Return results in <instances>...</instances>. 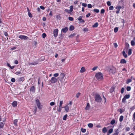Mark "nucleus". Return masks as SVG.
<instances>
[{
  "mask_svg": "<svg viewBox=\"0 0 135 135\" xmlns=\"http://www.w3.org/2000/svg\"><path fill=\"white\" fill-rule=\"evenodd\" d=\"M108 71L110 73L113 74L116 71V68L114 67H109L108 68Z\"/></svg>",
  "mask_w": 135,
  "mask_h": 135,
  "instance_id": "obj_1",
  "label": "nucleus"
},
{
  "mask_svg": "<svg viewBox=\"0 0 135 135\" xmlns=\"http://www.w3.org/2000/svg\"><path fill=\"white\" fill-rule=\"evenodd\" d=\"M95 100L97 102H100L102 100V99L100 95L99 94H96L95 96Z\"/></svg>",
  "mask_w": 135,
  "mask_h": 135,
  "instance_id": "obj_2",
  "label": "nucleus"
},
{
  "mask_svg": "<svg viewBox=\"0 0 135 135\" xmlns=\"http://www.w3.org/2000/svg\"><path fill=\"white\" fill-rule=\"evenodd\" d=\"M95 76L98 79L102 80L103 79V76L100 72L96 74Z\"/></svg>",
  "mask_w": 135,
  "mask_h": 135,
  "instance_id": "obj_3",
  "label": "nucleus"
},
{
  "mask_svg": "<svg viewBox=\"0 0 135 135\" xmlns=\"http://www.w3.org/2000/svg\"><path fill=\"white\" fill-rule=\"evenodd\" d=\"M36 103L38 109H41L42 108V106L40 105V103L38 99H37L36 100Z\"/></svg>",
  "mask_w": 135,
  "mask_h": 135,
  "instance_id": "obj_4",
  "label": "nucleus"
},
{
  "mask_svg": "<svg viewBox=\"0 0 135 135\" xmlns=\"http://www.w3.org/2000/svg\"><path fill=\"white\" fill-rule=\"evenodd\" d=\"M57 80V79L55 77H52L50 80V82L52 83H56Z\"/></svg>",
  "mask_w": 135,
  "mask_h": 135,
  "instance_id": "obj_5",
  "label": "nucleus"
},
{
  "mask_svg": "<svg viewBox=\"0 0 135 135\" xmlns=\"http://www.w3.org/2000/svg\"><path fill=\"white\" fill-rule=\"evenodd\" d=\"M19 38L22 39L26 40L28 39V37L24 35H20L19 36Z\"/></svg>",
  "mask_w": 135,
  "mask_h": 135,
  "instance_id": "obj_6",
  "label": "nucleus"
},
{
  "mask_svg": "<svg viewBox=\"0 0 135 135\" xmlns=\"http://www.w3.org/2000/svg\"><path fill=\"white\" fill-rule=\"evenodd\" d=\"M58 31L57 29H56L54 30V36L55 37H56L57 36L58 33Z\"/></svg>",
  "mask_w": 135,
  "mask_h": 135,
  "instance_id": "obj_7",
  "label": "nucleus"
},
{
  "mask_svg": "<svg viewBox=\"0 0 135 135\" xmlns=\"http://www.w3.org/2000/svg\"><path fill=\"white\" fill-rule=\"evenodd\" d=\"M38 62L37 61H35L32 62H29V65H35L38 64Z\"/></svg>",
  "mask_w": 135,
  "mask_h": 135,
  "instance_id": "obj_8",
  "label": "nucleus"
},
{
  "mask_svg": "<svg viewBox=\"0 0 135 135\" xmlns=\"http://www.w3.org/2000/svg\"><path fill=\"white\" fill-rule=\"evenodd\" d=\"M68 28L67 27H65L64 28H62L61 30V32L63 33H66L68 31Z\"/></svg>",
  "mask_w": 135,
  "mask_h": 135,
  "instance_id": "obj_9",
  "label": "nucleus"
},
{
  "mask_svg": "<svg viewBox=\"0 0 135 135\" xmlns=\"http://www.w3.org/2000/svg\"><path fill=\"white\" fill-rule=\"evenodd\" d=\"M12 105L13 107H14L17 106V102L16 101H14L12 103Z\"/></svg>",
  "mask_w": 135,
  "mask_h": 135,
  "instance_id": "obj_10",
  "label": "nucleus"
},
{
  "mask_svg": "<svg viewBox=\"0 0 135 135\" xmlns=\"http://www.w3.org/2000/svg\"><path fill=\"white\" fill-rule=\"evenodd\" d=\"M30 91H31L34 93L35 91V87L34 86H32L30 89Z\"/></svg>",
  "mask_w": 135,
  "mask_h": 135,
  "instance_id": "obj_11",
  "label": "nucleus"
},
{
  "mask_svg": "<svg viewBox=\"0 0 135 135\" xmlns=\"http://www.w3.org/2000/svg\"><path fill=\"white\" fill-rule=\"evenodd\" d=\"M126 60L124 59H122L120 62V63L121 64H125L126 63Z\"/></svg>",
  "mask_w": 135,
  "mask_h": 135,
  "instance_id": "obj_12",
  "label": "nucleus"
},
{
  "mask_svg": "<svg viewBox=\"0 0 135 135\" xmlns=\"http://www.w3.org/2000/svg\"><path fill=\"white\" fill-rule=\"evenodd\" d=\"M65 75L63 73H61L60 75V77L61 80H63L65 77Z\"/></svg>",
  "mask_w": 135,
  "mask_h": 135,
  "instance_id": "obj_13",
  "label": "nucleus"
},
{
  "mask_svg": "<svg viewBox=\"0 0 135 135\" xmlns=\"http://www.w3.org/2000/svg\"><path fill=\"white\" fill-rule=\"evenodd\" d=\"M18 122V120L17 119H15L13 121V124H14L15 126H18L17 123Z\"/></svg>",
  "mask_w": 135,
  "mask_h": 135,
  "instance_id": "obj_14",
  "label": "nucleus"
},
{
  "mask_svg": "<svg viewBox=\"0 0 135 135\" xmlns=\"http://www.w3.org/2000/svg\"><path fill=\"white\" fill-rule=\"evenodd\" d=\"M7 66L9 67L11 69H13L15 68V66H11L10 64L8 63H7Z\"/></svg>",
  "mask_w": 135,
  "mask_h": 135,
  "instance_id": "obj_15",
  "label": "nucleus"
},
{
  "mask_svg": "<svg viewBox=\"0 0 135 135\" xmlns=\"http://www.w3.org/2000/svg\"><path fill=\"white\" fill-rule=\"evenodd\" d=\"M115 89V86L113 85L110 89V92L112 93L114 90Z\"/></svg>",
  "mask_w": 135,
  "mask_h": 135,
  "instance_id": "obj_16",
  "label": "nucleus"
},
{
  "mask_svg": "<svg viewBox=\"0 0 135 135\" xmlns=\"http://www.w3.org/2000/svg\"><path fill=\"white\" fill-rule=\"evenodd\" d=\"M65 108V109L66 112H68L69 110V107L68 105H66L65 107H63Z\"/></svg>",
  "mask_w": 135,
  "mask_h": 135,
  "instance_id": "obj_17",
  "label": "nucleus"
},
{
  "mask_svg": "<svg viewBox=\"0 0 135 135\" xmlns=\"http://www.w3.org/2000/svg\"><path fill=\"white\" fill-rule=\"evenodd\" d=\"M74 29V27L73 26H70L69 27V30L70 31H73Z\"/></svg>",
  "mask_w": 135,
  "mask_h": 135,
  "instance_id": "obj_18",
  "label": "nucleus"
},
{
  "mask_svg": "<svg viewBox=\"0 0 135 135\" xmlns=\"http://www.w3.org/2000/svg\"><path fill=\"white\" fill-rule=\"evenodd\" d=\"M90 108V105L89 103L87 104V105L85 107V109L86 110H88Z\"/></svg>",
  "mask_w": 135,
  "mask_h": 135,
  "instance_id": "obj_19",
  "label": "nucleus"
},
{
  "mask_svg": "<svg viewBox=\"0 0 135 135\" xmlns=\"http://www.w3.org/2000/svg\"><path fill=\"white\" fill-rule=\"evenodd\" d=\"M122 54L123 56L125 58H127V54L126 53L125 51H123Z\"/></svg>",
  "mask_w": 135,
  "mask_h": 135,
  "instance_id": "obj_20",
  "label": "nucleus"
},
{
  "mask_svg": "<svg viewBox=\"0 0 135 135\" xmlns=\"http://www.w3.org/2000/svg\"><path fill=\"white\" fill-rule=\"evenodd\" d=\"M98 26V23L97 22H96L93 25V27H97Z\"/></svg>",
  "mask_w": 135,
  "mask_h": 135,
  "instance_id": "obj_21",
  "label": "nucleus"
},
{
  "mask_svg": "<svg viewBox=\"0 0 135 135\" xmlns=\"http://www.w3.org/2000/svg\"><path fill=\"white\" fill-rule=\"evenodd\" d=\"M102 132L104 133H105L107 132V129L106 127H104L103 129Z\"/></svg>",
  "mask_w": 135,
  "mask_h": 135,
  "instance_id": "obj_22",
  "label": "nucleus"
},
{
  "mask_svg": "<svg viewBox=\"0 0 135 135\" xmlns=\"http://www.w3.org/2000/svg\"><path fill=\"white\" fill-rule=\"evenodd\" d=\"M85 71V68L84 67H82L80 70V72L81 73H83Z\"/></svg>",
  "mask_w": 135,
  "mask_h": 135,
  "instance_id": "obj_23",
  "label": "nucleus"
},
{
  "mask_svg": "<svg viewBox=\"0 0 135 135\" xmlns=\"http://www.w3.org/2000/svg\"><path fill=\"white\" fill-rule=\"evenodd\" d=\"M123 118H124V117L123 116H122V115L120 117V118H119V121L120 122H122V121L123 120Z\"/></svg>",
  "mask_w": 135,
  "mask_h": 135,
  "instance_id": "obj_24",
  "label": "nucleus"
},
{
  "mask_svg": "<svg viewBox=\"0 0 135 135\" xmlns=\"http://www.w3.org/2000/svg\"><path fill=\"white\" fill-rule=\"evenodd\" d=\"M68 117V115L67 114H65V115H64L63 118V119L64 120H66V118Z\"/></svg>",
  "mask_w": 135,
  "mask_h": 135,
  "instance_id": "obj_25",
  "label": "nucleus"
},
{
  "mask_svg": "<svg viewBox=\"0 0 135 135\" xmlns=\"http://www.w3.org/2000/svg\"><path fill=\"white\" fill-rule=\"evenodd\" d=\"M76 35L75 33H73L72 34H71L70 36H69V37L72 38Z\"/></svg>",
  "mask_w": 135,
  "mask_h": 135,
  "instance_id": "obj_26",
  "label": "nucleus"
},
{
  "mask_svg": "<svg viewBox=\"0 0 135 135\" xmlns=\"http://www.w3.org/2000/svg\"><path fill=\"white\" fill-rule=\"evenodd\" d=\"M4 126V124L2 122L0 123V128H2Z\"/></svg>",
  "mask_w": 135,
  "mask_h": 135,
  "instance_id": "obj_27",
  "label": "nucleus"
},
{
  "mask_svg": "<svg viewBox=\"0 0 135 135\" xmlns=\"http://www.w3.org/2000/svg\"><path fill=\"white\" fill-rule=\"evenodd\" d=\"M130 97V95L129 94H127L126 95L124 96V97L126 99H128Z\"/></svg>",
  "mask_w": 135,
  "mask_h": 135,
  "instance_id": "obj_28",
  "label": "nucleus"
},
{
  "mask_svg": "<svg viewBox=\"0 0 135 135\" xmlns=\"http://www.w3.org/2000/svg\"><path fill=\"white\" fill-rule=\"evenodd\" d=\"M93 11L97 13H98L99 12V10L98 9H94L93 10Z\"/></svg>",
  "mask_w": 135,
  "mask_h": 135,
  "instance_id": "obj_29",
  "label": "nucleus"
},
{
  "mask_svg": "<svg viewBox=\"0 0 135 135\" xmlns=\"http://www.w3.org/2000/svg\"><path fill=\"white\" fill-rule=\"evenodd\" d=\"M132 54V50L131 49H130L129 50L128 54V55H131Z\"/></svg>",
  "mask_w": 135,
  "mask_h": 135,
  "instance_id": "obj_30",
  "label": "nucleus"
},
{
  "mask_svg": "<svg viewBox=\"0 0 135 135\" xmlns=\"http://www.w3.org/2000/svg\"><path fill=\"white\" fill-rule=\"evenodd\" d=\"M132 81V80L131 79H128L126 82V83L127 84H128L130 82H131Z\"/></svg>",
  "mask_w": 135,
  "mask_h": 135,
  "instance_id": "obj_31",
  "label": "nucleus"
},
{
  "mask_svg": "<svg viewBox=\"0 0 135 135\" xmlns=\"http://www.w3.org/2000/svg\"><path fill=\"white\" fill-rule=\"evenodd\" d=\"M88 126L89 128H92L93 126V125L92 123H89L88 124Z\"/></svg>",
  "mask_w": 135,
  "mask_h": 135,
  "instance_id": "obj_32",
  "label": "nucleus"
},
{
  "mask_svg": "<svg viewBox=\"0 0 135 135\" xmlns=\"http://www.w3.org/2000/svg\"><path fill=\"white\" fill-rule=\"evenodd\" d=\"M81 131L83 133H85L86 131V129H85L81 128Z\"/></svg>",
  "mask_w": 135,
  "mask_h": 135,
  "instance_id": "obj_33",
  "label": "nucleus"
},
{
  "mask_svg": "<svg viewBox=\"0 0 135 135\" xmlns=\"http://www.w3.org/2000/svg\"><path fill=\"white\" fill-rule=\"evenodd\" d=\"M46 36V34L45 33H43L42 34V38H45V37Z\"/></svg>",
  "mask_w": 135,
  "mask_h": 135,
  "instance_id": "obj_34",
  "label": "nucleus"
},
{
  "mask_svg": "<svg viewBox=\"0 0 135 135\" xmlns=\"http://www.w3.org/2000/svg\"><path fill=\"white\" fill-rule=\"evenodd\" d=\"M118 30V27H116L114 29V31L115 32H117Z\"/></svg>",
  "mask_w": 135,
  "mask_h": 135,
  "instance_id": "obj_35",
  "label": "nucleus"
},
{
  "mask_svg": "<svg viewBox=\"0 0 135 135\" xmlns=\"http://www.w3.org/2000/svg\"><path fill=\"white\" fill-rule=\"evenodd\" d=\"M131 45L132 46H134L135 45V43L133 40H132L131 41Z\"/></svg>",
  "mask_w": 135,
  "mask_h": 135,
  "instance_id": "obj_36",
  "label": "nucleus"
},
{
  "mask_svg": "<svg viewBox=\"0 0 135 135\" xmlns=\"http://www.w3.org/2000/svg\"><path fill=\"white\" fill-rule=\"evenodd\" d=\"M115 120L113 119L111 121L110 123L111 124L113 125L115 123Z\"/></svg>",
  "mask_w": 135,
  "mask_h": 135,
  "instance_id": "obj_37",
  "label": "nucleus"
},
{
  "mask_svg": "<svg viewBox=\"0 0 135 135\" xmlns=\"http://www.w3.org/2000/svg\"><path fill=\"white\" fill-rule=\"evenodd\" d=\"M28 15L29 17L30 18H31L32 17V15L30 12H29L28 13Z\"/></svg>",
  "mask_w": 135,
  "mask_h": 135,
  "instance_id": "obj_38",
  "label": "nucleus"
},
{
  "mask_svg": "<svg viewBox=\"0 0 135 135\" xmlns=\"http://www.w3.org/2000/svg\"><path fill=\"white\" fill-rule=\"evenodd\" d=\"M59 74L58 73H56L54 74L53 75L54 77H57L59 76Z\"/></svg>",
  "mask_w": 135,
  "mask_h": 135,
  "instance_id": "obj_39",
  "label": "nucleus"
},
{
  "mask_svg": "<svg viewBox=\"0 0 135 135\" xmlns=\"http://www.w3.org/2000/svg\"><path fill=\"white\" fill-rule=\"evenodd\" d=\"M105 10L104 9H102L101 10L100 13L101 14L104 13L105 12Z\"/></svg>",
  "mask_w": 135,
  "mask_h": 135,
  "instance_id": "obj_40",
  "label": "nucleus"
},
{
  "mask_svg": "<svg viewBox=\"0 0 135 135\" xmlns=\"http://www.w3.org/2000/svg\"><path fill=\"white\" fill-rule=\"evenodd\" d=\"M73 6H70V11L71 12L73 11Z\"/></svg>",
  "mask_w": 135,
  "mask_h": 135,
  "instance_id": "obj_41",
  "label": "nucleus"
},
{
  "mask_svg": "<svg viewBox=\"0 0 135 135\" xmlns=\"http://www.w3.org/2000/svg\"><path fill=\"white\" fill-rule=\"evenodd\" d=\"M88 7L89 8H92V6L91 4H88Z\"/></svg>",
  "mask_w": 135,
  "mask_h": 135,
  "instance_id": "obj_42",
  "label": "nucleus"
},
{
  "mask_svg": "<svg viewBox=\"0 0 135 135\" xmlns=\"http://www.w3.org/2000/svg\"><path fill=\"white\" fill-rule=\"evenodd\" d=\"M121 21L122 22V25L123 26L124 25V20L123 19H121Z\"/></svg>",
  "mask_w": 135,
  "mask_h": 135,
  "instance_id": "obj_43",
  "label": "nucleus"
},
{
  "mask_svg": "<svg viewBox=\"0 0 135 135\" xmlns=\"http://www.w3.org/2000/svg\"><path fill=\"white\" fill-rule=\"evenodd\" d=\"M131 87L129 86H127V91H129L131 89Z\"/></svg>",
  "mask_w": 135,
  "mask_h": 135,
  "instance_id": "obj_44",
  "label": "nucleus"
},
{
  "mask_svg": "<svg viewBox=\"0 0 135 135\" xmlns=\"http://www.w3.org/2000/svg\"><path fill=\"white\" fill-rule=\"evenodd\" d=\"M82 17H83L82 16H80L78 18V20L79 21L81 20H82Z\"/></svg>",
  "mask_w": 135,
  "mask_h": 135,
  "instance_id": "obj_45",
  "label": "nucleus"
},
{
  "mask_svg": "<svg viewBox=\"0 0 135 135\" xmlns=\"http://www.w3.org/2000/svg\"><path fill=\"white\" fill-rule=\"evenodd\" d=\"M125 46L126 47H127V49H128L129 47V44L127 43H125Z\"/></svg>",
  "mask_w": 135,
  "mask_h": 135,
  "instance_id": "obj_46",
  "label": "nucleus"
},
{
  "mask_svg": "<svg viewBox=\"0 0 135 135\" xmlns=\"http://www.w3.org/2000/svg\"><path fill=\"white\" fill-rule=\"evenodd\" d=\"M80 94H81V93L79 92L76 95V97L77 98H78Z\"/></svg>",
  "mask_w": 135,
  "mask_h": 135,
  "instance_id": "obj_47",
  "label": "nucleus"
},
{
  "mask_svg": "<svg viewBox=\"0 0 135 135\" xmlns=\"http://www.w3.org/2000/svg\"><path fill=\"white\" fill-rule=\"evenodd\" d=\"M113 129H110L109 131H108V133L109 134H110L111 133H112L113 132Z\"/></svg>",
  "mask_w": 135,
  "mask_h": 135,
  "instance_id": "obj_48",
  "label": "nucleus"
},
{
  "mask_svg": "<svg viewBox=\"0 0 135 135\" xmlns=\"http://www.w3.org/2000/svg\"><path fill=\"white\" fill-rule=\"evenodd\" d=\"M62 108H63V107H60V106L59 107V108L58 109V111L59 112H60L61 111Z\"/></svg>",
  "mask_w": 135,
  "mask_h": 135,
  "instance_id": "obj_49",
  "label": "nucleus"
},
{
  "mask_svg": "<svg viewBox=\"0 0 135 135\" xmlns=\"http://www.w3.org/2000/svg\"><path fill=\"white\" fill-rule=\"evenodd\" d=\"M114 8V7L113 6H110L109 8V10H112Z\"/></svg>",
  "mask_w": 135,
  "mask_h": 135,
  "instance_id": "obj_50",
  "label": "nucleus"
},
{
  "mask_svg": "<svg viewBox=\"0 0 135 135\" xmlns=\"http://www.w3.org/2000/svg\"><path fill=\"white\" fill-rule=\"evenodd\" d=\"M55 103L54 102H51L50 103V105L51 106H52L55 105Z\"/></svg>",
  "mask_w": 135,
  "mask_h": 135,
  "instance_id": "obj_51",
  "label": "nucleus"
},
{
  "mask_svg": "<svg viewBox=\"0 0 135 135\" xmlns=\"http://www.w3.org/2000/svg\"><path fill=\"white\" fill-rule=\"evenodd\" d=\"M69 20L70 21H73L74 20L73 18L71 17H69L68 18Z\"/></svg>",
  "mask_w": 135,
  "mask_h": 135,
  "instance_id": "obj_52",
  "label": "nucleus"
},
{
  "mask_svg": "<svg viewBox=\"0 0 135 135\" xmlns=\"http://www.w3.org/2000/svg\"><path fill=\"white\" fill-rule=\"evenodd\" d=\"M126 99L124 97L122 99V102L123 103H126Z\"/></svg>",
  "mask_w": 135,
  "mask_h": 135,
  "instance_id": "obj_53",
  "label": "nucleus"
},
{
  "mask_svg": "<svg viewBox=\"0 0 135 135\" xmlns=\"http://www.w3.org/2000/svg\"><path fill=\"white\" fill-rule=\"evenodd\" d=\"M126 99L124 97L122 99V102L123 103H126Z\"/></svg>",
  "mask_w": 135,
  "mask_h": 135,
  "instance_id": "obj_54",
  "label": "nucleus"
},
{
  "mask_svg": "<svg viewBox=\"0 0 135 135\" xmlns=\"http://www.w3.org/2000/svg\"><path fill=\"white\" fill-rule=\"evenodd\" d=\"M11 81L12 82H14L15 81V79L14 78H12L11 80Z\"/></svg>",
  "mask_w": 135,
  "mask_h": 135,
  "instance_id": "obj_55",
  "label": "nucleus"
},
{
  "mask_svg": "<svg viewBox=\"0 0 135 135\" xmlns=\"http://www.w3.org/2000/svg\"><path fill=\"white\" fill-rule=\"evenodd\" d=\"M63 104V101H61L60 102L59 106L60 107H62V104Z\"/></svg>",
  "mask_w": 135,
  "mask_h": 135,
  "instance_id": "obj_56",
  "label": "nucleus"
},
{
  "mask_svg": "<svg viewBox=\"0 0 135 135\" xmlns=\"http://www.w3.org/2000/svg\"><path fill=\"white\" fill-rule=\"evenodd\" d=\"M82 5L85 7H86L87 5V4L86 3H83L82 4Z\"/></svg>",
  "mask_w": 135,
  "mask_h": 135,
  "instance_id": "obj_57",
  "label": "nucleus"
},
{
  "mask_svg": "<svg viewBox=\"0 0 135 135\" xmlns=\"http://www.w3.org/2000/svg\"><path fill=\"white\" fill-rule=\"evenodd\" d=\"M107 4L108 6H109L111 5V3L110 2L108 1L107 2Z\"/></svg>",
  "mask_w": 135,
  "mask_h": 135,
  "instance_id": "obj_58",
  "label": "nucleus"
},
{
  "mask_svg": "<svg viewBox=\"0 0 135 135\" xmlns=\"http://www.w3.org/2000/svg\"><path fill=\"white\" fill-rule=\"evenodd\" d=\"M24 80V79L23 77H21L19 79V80L20 81H23Z\"/></svg>",
  "mask_w": 135,
  "mask_h": 135,
  "instance_id": "obj_59",
  "label": "nucleus"
},
{
  "mask_svg": "<svg viewBox=\"0 0 135 135\" xmlns=\"http://www.w3.org/2000/svg\"><path fill=\"white\" fill-rule=\"evenodd\" d=\"M124 89L123 88H122L121 90V92L122 94H123L124 91Z\"/></svg>",
  "mask_w": 135,
  "mask_h": 135,
  "instance_id": "obj_60",
  "label": "nucleus"
},
{
  "mask_svg": "<svg viewBox=\"0 0 135 135\" xmlns=\"http://www.w3.org/2000/svg\"><path fill=\"white\" fill-rule=\"evenodd\" d=\"M97 68L98 67L97 66L94 67L93 68L92 70L93 71H95Z\"/></svg>",
  "mask_w": 135,
  "mask_h": 135,
  "instance_id": "obj_61",
  "label": "nucleus"
},
{
  "mask_svg": "<svg viewBox=\"0 0 135 135\" xmlns=\"http://www.w3.org/2000/svg\"><path fill=\"white\" fill-rule=\"evenodd\" d=\"M130 128L129 127H127L126 128V131H128L130 130Z\"/></svg>",
  "mask_w": 135,
  "mask_h": 135,
  "instance_id": "obj_62",
  "label": "nucleus"
},
{
  "mask_svg": "<svg viewBox=\"0 0 135 135\" xmlns=\"http://www.w3.org/2000/svg\"><path fill=\"white\" fill-rule=\"evenodd\" d=\"M113 45H114V46L115 47H116L118 46L117 44V43H114Z\"/></svg>",
  "mask_w": 135,
  "mask_h": 135,
  "instance_id": "obj_63",
  "label": "nucleus"
},
{
  "mask_svg": "<svg viewBox=\"0 0 135 135\" xmlns=\"http://www.w3.org/2000/svg\"><path fill=\"white\" fill-rule=\"evenodd\" d=\"M90 15H91L90 13H89L86 15V17H88L90 16Z\"/></svg>",
  "mask_w": 135,
  "mask_h": 135,
  "instance_id": "obj_64",
  "label": "nucleus"
}]
</instances>
